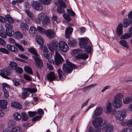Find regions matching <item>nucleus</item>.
<instances>
[{"mask_svg":"<svg viewBox=\"0 0 132 132\" xmlns=\"http://www.w3.org/2000/svg\"><path fill=\"white\" fill-rule=\"evenodd\" d=\"M123 96V94L121 93H118L114 96L112 102L113 107L116 108H120L121 107L122 103L121 100Z\"/></svg>","mask_w":132,"mask_h":132,"instance_id":"obj_1","label":"nucleus"},{"mask_svg":"<svg viewBox=\"0 0 132 132\" xmlns=\"http://www.w3.org/2000/svg\"><path fill=\"white\" fill-rule=\"evenodd\" d=\"M36 21L37 23L39 24L42 22L44 25L47 24L50 22L49 18L44 13H42L38 14V18L36 19Z\"/></svg>","mask_w":132,"mask_h":132,"instance_id":"obj_2","label":"nucleus"},{"mask_svg":"<svg viewBox=\"0 0 132 132\" xmlns=\"http://www.w3.org/2000/svg\"><path fill=\"white\" fill-rule=\"evenodd\" d=\"M103 120L100 117H98L93 121L92 123L94 126L95 128V129H93L91 132H101L100 129L98 128H101L102 123Z\"/></svg>","mask_w":132,"mask_h":132,"instance_id":"obj_3","label":"nucleus"},{"mask_svg":"<svg viewBox=\"0 0 132 132\" xmlns=\"http://www.w3.org/2000/svg\"><path fill=\"white\" fill-rule=\"evenodd\" d=\"M66 64H63V69L65 72L70 73L72 71L73 68H74L75 65L68 60H66Z\"/></svg>","mask_w":132,"mask_h":132,"instance_id":"obj_4","label":"nucleus"},{"mask_svg":"<svg viewBox=\"0 0 132 132\" xmlns=\"http://www.w3.org/2000/svg\"><path fill=\"white\" fill-rule=\"evenodd\" d=\"M22 89L23 91H24L22 93V98L23 100L25 99L30 94L27 92V91L31 93H34L37 91V89L35 88H22Z\"/></svg>","mask_w":132,"mask_h":132,"instance_id":"obj_5","label":"nucleus"},{"mask_svg":"<svg viewBox=\"0 0 132 132\" xmlns=\"http://www.w3.org/2000/svg\"><path fill=\"white\" fill-rule=\"evenodd\" d=\"M11 70L9 68V67L7 66L5 69H3L1 70L0 75L3 78L9 79L10 78L8 76L10 75L11 73Z\"/></svg>","mask_w":132,"mask_h":132,"instance_id":"obj_6","label":"nucleus"},{"mask_svg":"<svg viewBox=\"0 0 132 132\" xmlns=\"http://www.w3.org/2000/svg\"><path fill=\"white\" fill-rule=\"evenodd\" d=\"M82 52L81 50L79 49H76L73 51V52L74 54H78L76 56L77 59H87L88 57V55L86 53L80 54Z\"/></svg>","mask_w":132,"mask_h":132,"instance_id":"obj_7","label":"nucleus"},{"mask_svg":"<svg viewBox=\"0 0 132 132\" xmlns=\"http://www.w3.org/2000/svg\"><path fill=\"white\" fill-rule=\"evenodd\" d=\"M5 26L6 28V30L7 35L10 37L12 36L14 34V32L12 29L13 25L8 23H6Z\"/></svg>","mask_w":132,"mask_h":132,"instance_id":"obj_8","label":"nucleus"},{"mask_svg":"<svg viewBox=\"0 0 132 132\" xmlns=\"http://www.w3.org/2000/svg\"><path fill=\"white\" fill-rule=\"evenodd\" d=\"M59 42L56 39H53L51 42V45L48 46L49 50L52 52H53L54 50L57 49L59 47Z\"/></svg>","mask_w":132,"mask_h":132,"instance_id":"obj_9","label":"nucleus"},{"mask_svg":"<svg viewBox=\"0 0 132 132\" xmlns=\"http://www.w3.org/2000/svg\"><path fill=\"white\" fill-rule=\"evenodd\" d=\"M126 115L125 111L120 110L117 112L116 114V118L117 119L122 120L124 119Z\"/></svg>","mask_w":132,"mask_h":132,"instance_id":"obj_10","label":"nucleus"},{"mask_svg":"<svg viewBox=\"0 0 132 132\" xmlns=\"http://www.w3.org/2000/svg\"><path fill=\"white\" fill-rule=\"evenodd\" d=\"M63 59L61 55L57 52H55V56H54V61L55 64L58 66L63 61Z\"/></svg>","mask_w":132,"mask_h":132,"instance_id":"obj_11","label":"nucleus"},{"mask_svg":"<svg viewBox=\"0 0 132 132\" xmlns=\"http://www.w3.org/2000/svg\"><path fill=\"white\" fill-rule=\"evenodd\" d=\"M31 4L33 8L37 11H41L43 9L42 4L37 1H33Z\"/></svg>","mask_w":132,"mask_h":132,"instance_id":"obj_12","label":"nucleus"},{"mask_svg":"<svg viewBox=\"0 0 132 132\" xmlns=\"http://www.w3.org/2000/svg\"><path fill=\"white\" fill-rule=\"evenodd\" d=\"M59 48L63 52H67L69 50V47L67 44L64 42L61 41L59 42Z\"/></svg>","mask_w":132,"mask_h":132,"instance_id":"obj_13","label":"nucleus"},{"mask_svg":"<svg viewBox=\"0 0 132 132\" xmlns=\"http://www.w3.org/2000/svg\"><path fill=\"white\" fill-rule=\"evenodd\" d=\"M103 128H101L105 130V132H112L113 131V126L110 124H106L104 123L102 125Z\"/></svg>","mask_w":132,"mask_h":132,"instance_id":"obj_14","label":"nucleus"},{"mask_svg":"<svg viewBox=\"0 0 132 132\" xmlns=\"http://www.w3.org/2000/svg\"><path fill=\"white\" fill-rule=\"evenodd\" d=\"M45 34L47 37L51 39L53 38L56 35L54 31L51 29L46 30L45 31Z\"/></svg>","mask_w":132,"mask_h":132,"instance_id":"obj_15","label":"nucleus"},{"mask_svg":"<svg viewBox=\"0 0 132 132\" xmlns=\"http://www.w3.org/2000/svg\"><path fill=\"white\" fill-rule=\"evenodd\" d=\"M103 108L101 106H99L96 108L94 111V114L92 118H95L97 116L101 115L102 113Z\"/></svg>","mask_w":132,"mask_h":132,"instance_id":"obj_16","label":"nucleus"},{"mask_svg":"<svg viewBox=\"0 0 132 132\" xmlns=\"http://www.w3.org/2000/svg\"><path fill=\"white\" fill-rule=\"evenodd\" d=\"M36 63V65L38 68H41L43 66V61L38 56L34 58Z\"/></svg>","mask_w":132,"mask_h":132,"instance_id":"obj_17","label":"nucleus"},{"mask_svg":"<svg viewBox=\"0 0 132 132\" xmlns=\"http://www.w3.org/2000/svg\"><path fill=\"white\" fill-rule=\"evenodd\" d=\"M88 40L85 38H82L80 39L79 42V46L81 48H85L88 44Z\"/></svg>","mask_w":132,"mask_h":132,"instance_id":"obj_18","label":"nucleus"},{"mask_svg":"<svg viewBox=\"0 0 132 132\" xmlns=\"http://www.w3.org/2000/svg\"><path fill=\"white\" fill-rule=\"evenodd\" d=\"M47 79L51 81H53L56 79V76L54 72H51L47 76Z\"/></svg>","mask_w":132,"mask_h":132,"instance_id":"obj_19","label":"nucleus"},{"mask_svg":"<svg viewBox=\"0 0 132 132\" xmlns=\"http://www.w3.org/2000/svg\"><path fill=\"white\" fill-rule=\"evenodd\" d=\"M6 48L9 50L14 53L17 52L18 51V49L15 46L10 45H7Z\"/></svg>","mask_w":132,"mask_h":132,"instance_id":"obj_20","label":"nucleus"},{"mask_svg":"<svg viewBox=\"0 0 132 132\" xmlns=\"http://www.w3.org/2000/svg\"><path fill=\"white\" fill-rule=\"evenodd\" d=\"M73 30V28L71 27H68L67 28L65 31V35L67 38H69L70 35L72 33Z\"/></svg>","mask_w":132,"mask_h":132,"instance_id":"obj_21","label":"nucleus"},{"mask_svg":"<svg viewBox=\"0 0 132 132\" xmlns=\"http://www.w3.org/2000/svg\"><path fill=\"white\" fill-rule=\"evenodd\" d=\"M29 51L32 53L33 55L32 56V57L34 58L37 57L39 55L37 53L36 50L34 48L31 47L29 49Z\"/></svg>","mask_w":132,"mask_h":132,"instance_id":"obj_22","label":"nucleus"},{"mask_svg":"<svg viewBox=\"0 0 132 132\" xmlns=\"http://www.w3.org/2000/svg\"><path fill=\"white\" fill-rule=\"evenodd\" d=\"M9 68H11L13 70H15L18 67L17 63L13 61H11L9 63Z\"/></svg>","mask_w":132,"mask_h":132,"instance_id":"obj_23","label":"nucleus"},{"mask_svg":"<svg viewBox=\"0 0 132 132\" xmlns=\"http://www.w3.org/2000/svg\"><path fill=\"white\" fill-rule=\"evenodd\" d=\"M11 106L14 108L18 109H21L22 108V105L18 102H13L11 104Z\"/></svg>","mask_w":132,"mask_h":132,"instance_id":"obj_24","label":"nucleus"},{"mask_svg":"<svg viewBox=\"0 0 132 132\" xmlns=\"http://www.w3.org/2000/svg\"><path fill=\"white\" fill-rule=\"evenodd\" d=\"M123 25L122 23L119 25L117 29V34L118 36H121L122 34Z\"/></svg>","mask_w":132,"mask_h":132,"instance_id":"obj_25","label":"nucleus"},{"mask_svg":"<svg viewBox=\"0 0 132 132\" xmlns=\"http://www.w3.org/2000/svg\"><path fill=\"white\" fill-rule=\"evenodd\" d=\"M7 105V101L4 100H0V108L4 109H5Z\"/></svg>","mask_w":132,"mask_h":132,"instance_id":"obj_26","label":"nucleus"},{"mask_svg":"<svg viewBox=\"0 0 132 132\" xmlns=\"http://www.w3.org/2000/svg\"><path fill=\"white\" fill-rule=\"evenodd\" d=\"M36 39L37 42L40 45H42L44 44V41L43 38L41 36H38L36 37Z\"/></svg>","mask_w":132,"mask_h":132,"instance_id":"obj_27","label":"nucleus"},{"mask_svg":"<svg viewBox=\"0 0 132 132\" xmlns=\"http://www.w3.org/2000/svg\"><path fill=\"white\" fill-rule=\"evenodd\" d=\"M20 26V28L23 30L26 31L29 29L28 26L24 22L21 23Z\"/></svg>","mask_w":132,"mask_h":132,"instance_id":"obj_28","label":"nucleus"},{"mask_svg":"<svg viewBox=\"0 0 132 132\" xmlns=\"http://www.w3.org/2000/svg\"><path fill=\"white\" fill-rule=\"evenodd\" d=\"M131 22L130 21L127 19H125L123 22V27L126 28L130 24Z\"/></svg>","mask_w":132,"mask_h":132,"instance_id":"obj_29","label":"nucleus"},{"mask_svg":"<svg viewBox=\"0 0 132 132\" xmlns=\"http://www.w3.org/2000/svg\"><path fill=\"white\" fill-rule=\"evenodd\" d=\"M6 21L7 20L8 22L10 23H13L14 22V19L8 14L5 15Z\"/></svg>","mask_w":132,"mask_h":132,"instance_id":"obj_30","label":"nucleus"},{"mask_svg":"<svg viewBox=\"0 0 132 132\" xmlns=\"http://www.w3.org/2000/svg\"><path fill=\"white\" fill-rule=\"evenodd\" d=\"M119 44L121 46L126 47L127 49L129 48L127 41L125 40H121L119 42Z\"/></svg>","mask_w":132,"mask_h":132,"instance_id":"obj_31","label":"nucleus"},{"mask_svg":"<svg viewBox=\"0 0 132 132\" xmlns=\"http://www.w3.org/2000/svg\"><path fill=\"white\" fill-rule=\"evenodd\" d=\"M68 43L70 46L72 47H74L76 44V42L74 39L69 40L68 41Z\"/></svg>","mask_w":132,"mask_h":132,"instance_id":"obj_32","label":"nucleus"},{"mask_svg":"<svg viewBox=\"0 0 132 132\" xmlns=\"http://www.w3.org/2000/svg\"><path fill=\"white\" fill-rule=\"evenodd\" d=\"M57 72L58 73L59 79L61 81H62L64 80V79L63 77V72L60 69H58L57 70Z\"/></svg>","mask_w":132,"mask_h":132,"instance_id":"obj_33","label":"nucleus"},{"mask_svg":"<svg viewBox=\"0 0 132 132\" xmlns=\"http://www.w3.org/2000/svg\"><path fill=\"white\" fill-rule=\"evenodd\" d=\"M24 70L26 72L31 75L33 74V72L31 69L28 66H25L24 68Z\"/></svg>","mask_w":132,"mask_h":132,"instance_id":"obj_34","label":"nucleus"},{"mask_svg":"<svg viewBox=\"0 0 132 132\" xmlns=\"http://www.w3.org/2000/svg\"><path fill=\"white\" fill-rule=\"evenodd\" d=\"M132 98L131 97H127L123 100V103L125 104H128L132 101Z\"/></svg>","mask_w":132,"mask_h":132,"instance_id":"obj_35","label":"nucleus"},{"mask_svg":"<svg viewBox=\"0 0 132 132\" xmlns=\"http://www.w3.org/2000/svg\"><path fill=\"white\" fill-rule=\"evenodd\" d=\"M37 32L35 27H31L29 30V34H35Z\"/></svg>","mask_w":132,"mask_h":132,"instance_id":"obj_36","label":"nucleus"},{"mask_svg":"<svg viewBox=\"0 0 132 132\" xmlns=\"http://www.w3.org/2000/svg\"><path fill=\"white\" fill-rule=\"evenodd\" d=\"M131 36V34L129 33H126L122 36L121 37V39H127L130 38Z\"/></svg>","mask_w":132,"mask_h":132,"instance_id":"obj_37","label":"nucleus"},{"mask_svg":"<svg viewBox=\"0 0 132 132\" xmlns=\"http://www.w3.org/2000/svg\"><path fill=\"white\" fill-rule=\"evenodd\" d=\"M43 56L46 59H50L51 57V55L48 51L44 52Z\"/></svg>","mask_w":132,"mask_h":132,"instance_id":"obj_38","label":"nucleus"},{"mask_svg":"<svg viewBox=\"0 0 132 132\" xmlns=\"http://www.w3.org/2000/svg\"><path fill=\"white\" fill-rule=\"evenodd\" d=\"M13 117L14 119L17 121L20 120L21 118L20 114L17 113H15L14 114Z\"/></svg>","mask_w":132,"mask_h":132,"instance_id":"obj_39","label":"nucleus"},{"mask_svg":"<svg viewBox=\"0 0 132 132\" xmlns=\"http://www.w3.org/2000/svg\"><path fill=\"white\" fill-rule=\"evenodd\" d=\"M14 125V121L13 120H10L9 121L8 123V127L10 129H12Z\"/></svg>","mask_w":132,"mask_h":132,"instance_id":"obj_40","label":"nucleus"},{"mask_svg":"<svg viewBox=\"0 0 132 132\" xmlns=\"http://www.w3.org/2000/svg\"><path fill=\"white\" fill-rule=\"evenodd\" d=\"M55 4L56 6L57 5L58 7L57 10L59 13L62 14L64 12L65 10L64 9L65 8H63L61 7H59L57 4Z\"/></svg>","mask_w":132,"mask_h":132,"instance_id":"obj_41","label":"nucleus"},{"mask_svg":"<svg viewBox=\"0 0 132 132\" xmlns=\"http://www.w3.org/2000/svg\"><path fill=\"white\" fill-rule=\"evenodd\" d=\"M58 2L59 5V7H62L64 8L66 7V5L65 3L62 0H58Z\"/></svg>","mask_w":132,"mask_h":132,"instance_id":"obj_42","label":"nucleus"},{"mask_svg":"<svg viewBox=\"0 0 132 132\" xmlns=\"http://www.w3.org/2000/svg\"><path fill=\"white\" fill-rule=\"evenodd\" d=\"M52 0H39L40 2L44 5H48L50 4Z\"/></svg>","mask_w":132,"mask_h":132,"instance_id":"obj_43","label":"nucleus"},{"mask_svg":"<svg viewBox=\"0 0 132 132\" xmlns=\"http://www.w3.org/2000/svg\"><path fill=\"white\" fill-rule=\"evenodd\" d=\"M15 38L16 39L22 38L23 37L22 34L19 31L15 32Z\"/></svg>","mask_w":132,"mask_h":132,"instance_id":"obj_44","label":"nucleus"},{"mask_svg":"<svg viewBox=\"0 0 132 132\" xmlns=\"http://www.w3.org/2000/svg\"><path fill=\"white\" fill-rule=\"evenodd\" d=\"M106 110L108 113H109L111 111L112 105L111 104L110 102H109L107 103Z\"/></svg>","mask_w":132,"mask_h":132,"instance_id":"obj_45","label":"nucleus"},{"mask_svg":"<svg viewBox=\"0 0 132 132\" xmlns=\"http://www.w3.org/2000/svg\"><path fill=\"white\" fill-rule=\"evenodd\" d=\"M22 116V120L24 121H26L28 119L29 117L27 114L24 112L21 113Z\"/></svg>","mask_w":132,"mask_h":132,"instance_id":"obj_46","label":"nucleus"},{"mask_svg":"<svg viewBox=\"0 0 132 132\" xmlns=\"http://www.w3.org/2000/svg\"><path fill=\"white\" fill-rule=\"evenodd\" d=\"M0 36L4 38L7 37V35L4 30L2 29L0 30Z\"/></svg>","mask_w":132,"mask_h":132,"instance_id":"obj_47","label":"nucleus"},{"mask_svg":"<svg viewBox=\"0 0 132 132\" xmlns=\"http://www.w3.org/2000/svg\"><path fill=\"white\" fill-rule=\"evenodd\" d=\"M11 132H22L21 128L18 126H16L13 128Z\"/></svg>","mask_w":132,"mask_h":132,"instance_id":"obj_48","label":"nucleus"},{"mask_svg":"<svg viewBox=\"0 0 132 132\" xmlns=\"http://www.w3.org/2000/svg\"><path fill=\"white\" fill-rule=\"evenodd\" d=\"M63 18L67 20L70 21L71 20V18L67 13H64L63 14Z\"/></svg>","mask_w":132,"mask_h":132,"instance_id":"obj_49","label":"nucleus"},{"mask_svg":"<svg viewBox=\"0 0 132 132\" xmlns=\"http://www.w3.org/2000/svg\"><path fill=\"white\" fill-rule=\"evenodd\" d=\"M30 4L27 2H25L24 5V7L25 9V11L26 10H30Z\"/></svg>","mask_w":132,"mask_h":132,"instance_id":"obj_50","label":"nucleus"},{"mask_svg":"<svg viewBox=\"0 0 132 132\" xmlns=\"http://www.w3.org/2000/svg\"><path fill=\"white\" fill-rule=\"evenodd\" d=\"M85 49V51L86 52L88 53H90L91 51V48L90 46L87 45L86 47L84 48Z\"/></svg>","mask_w":132,"mask_h":132,"instance_id":"obj_51","label":"nucleus"},{"mask_svg":"<svg viewBox=\"0 0 132 132\" xmlns=\"http://www.w3.org/2000/svg\"><path fill=\"white\" fill-rule=\"evenodd\" d=\"M0 52L6 54H8L9 53V51L6 49L1 47L0 48Z\"/></svg>","mask_w":132,"mask_h":132,"instance_id":"obj_52","label":"nucleus"},{"mask_svg":"<svg viewBox=\"0 0 132 132\" xmlns=\"http://www.w3.org/2000/svg\"><path fill=\"white\" fill-rule=\"evenodd\" d=\"M25 12L27 16L31 18L33 17L34 15L31 12L28 10H26L25 11Z\"/></svg>","mask_w":132,"mask_h":132,"instance_id":"obj_53","label":"nucleus"},{"mask_svg":"<svg viewBox=\"0 0 132 132\" xmlns=\"http://www.w3.org/2000/svg\"><path fill=\"white\" fill-rule=\"evenodd\" d=\"M37 29L39 32L42 34H45V31H46L40 27H38Z\"/></svg>","mask_w":132,"mask_h":132,"instance_id":"obj_54","label":"nucleus"},{"mask_svg":"<svg viewBox=\"0 0 132 132\" xmlns=\"http://www.w3.org/2000/svg\"><path fill=\"white\" fill-rule=\"evenodd\" d=\"M15 45L21 51L23 52L24 51V49L23 47L19 44L18 43H15Z\"/></svg>","mask_w":132,"mask_h":132,"instance_id":"obj_55","label":"nucleus"},{"mask_svg":"<svg viewBox=\"0 0 132 132\" xmlns=\"http://www.w3.org/2000/svg\"><path fill=\"white\" fill-rule=\"evenodd\" d=\"M67 12L71 16H75L76 14L75 12L70 9H68L67 10Z\"/></svg>","mask_w":132,"mask_h":132,"instance_id":"obj_56","label":"nucleus"},{"mask_svg":"<svg viewBox=\"0 0 132 132\" xmlns=\"http://www.w3.org/2000/svg\"><path fill=\"white\" fill-rule=\"evenodd\" d=\"M121 132H132V129L130 128H128L123 129Z\"/></svg>","mask_w":132,"mask_h":132,"instance_id":"obj_57","label":"nucleus"},{"mask_svg":"<svg viewBox=\"0 0 132 132\" xmlns=\"http://www.w3.org/2000/svg\"><path fill=\"white\" fill-rule=\"evenodd\" d=\"M28 113L29 114V116L30 117H33L36 115L37 112L36 111L34 112L30 111L28 112Z\"/></svg>","mask_w":132,"mask_h":132,"instance_id":"obj_58","label":"nucleus"},{"mask_svg":"<svg viewBox=\"0 0 132 132\" xmlns=\"http://www.w3.org/2000/svg\"><path fill=\"white\" fill-rule=\"evenodd\" d=\"M15 70L19 74H21L23 71V69L19 67H17Z\"/></svg>","mask_w":132,"mask_h":132,"instance_id":"obj_59","label":"nucleus"},{"mask_svg":"<svg viewBox=\"0 0 132 132\" xmlns=\"http://www.w3.org/2000/svg\"><path fill=\"white\" fill-rule=\"evenodd\" d=\"M23 77L24 79L28 81H30L32 80V78L29 76L27 74H24L23 75Z\"/></svg>","mask_w":132,"mask_h":132,"instance_id":"obj_60","label":"nucleus"},{"mask_svg":"<svg viewBox=\"0 0 132 132\" xmlns=\"http://www.w3.org/2000/svg\"><path fill=\"white\" fill-rule=\"evenodd\" d=\"M41 46L40 48L43 51V52L48 51V50L46 46L43 45Z\"/></svg>","mask_w":132,"mask_h":132,"instance_id":"obj_61","label":"nucleus"},{"mask_svg":"<svg viewBox=\"0 0 132 132\" xmlns=\"http://www.w3.org/2000/svg\"><path fill=\"white\" fill-rule=\"evenodd\" d=\"M12 81L14 85L16 86H19V81H18L16 79H13Z\"/></svg>","mask_w":132,"mask_h":132,"instance_id":"obj_62","label":"nucleus"},{"mask_svg":"<svg viewBox=\"0 0 132 132\" xmlns=\"http://www.w3.org/2000/svg\"><path fill=\"white\" fill-rule=\"evenodd\" d=\"M52 19L53 21H56L57 23H58L59 22L57 16L53 15L52 16Z\"/></svg>","mask_w":132,"mask_h":132,"instance_id":"obj_63","label":"nucleus"},{"mask_svg":"<svg viewBox=\"0 0 132 132\" xmlns=\"http://www.w3.org/2000/svg\"><path fill=\"white\" fill-rule=\"evenodd\" d=\"M4 95L5 97L6 98H8L9 96V94L6 89H4L3 90Z\"/></svg>","mask_w":132,"mask_h":132,"instance_id":"obj_64","label":"nucleus"}]
</instances>
